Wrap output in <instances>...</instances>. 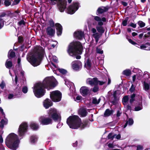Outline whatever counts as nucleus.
Instances as JSON below:
<instances>
[{
    "instance_id": "nucleus-62",
    "label": "nucleus",
    "mask_w": 150,
    "mask_h": 150,
    "mask_svg": "<svg viewBox=\"0 0 150 150\" xmlns=\"http://www.w3.org/2000/svg\"><path fill=\"white\" fill-rule=\"evenodd\" d=\"M18 24L20 25H24L25 24V22L23 20H21L18 22Z\"/></svg>"
},
{
    "instance_id": "nucleus-7",
    "label": "nucleus",
    "mask_w": 150,
    "mask_h": 150,
    "mask_svg": "<svg viewBox=\"0 0 150 150\" xmlns=\"http://www.w3.org/2000/svg\"><path fill=\"white\" fill-rule=\"evenodd\" d=\"M52 5L57 3L59 9L61 12H63L66 8V0H50Z\"/></svg>"
},
{
    "instance_id": "nucleus-49",
    "label": "nucleus",
    "mask_w": 150,
    "mask_h": 150,
    "mask_svg": "<svg viewBox=\"0 0 150 150\" xmlns=\"http://www.w3.org/2000/svg\"><path fill=\"white\" fill-rule=\"evenodd\" d=\"M21 59L19 58H18V65H16V67H18V68H19L21 67Z\"/></svg>"
},
{
    "instance_id": "nucleus-8",
    "label": "nucleus",
    "mask_w": 150,
    "mask_h": 150,
    "mask_svg": "<svg viewBox=\"0 0 150 150\" xmlns=\"http://www.w3.org/2000/svg\"><path fill=\"white\" fill-rule=\"evenodd\" d=\"M48 114L49 116H51L55 121L59 122L60 121V116L58 114L56 109L50 108L49 110Z\"/></svg>"
},
{
    "instance_id": "nucleus-59",
    "label": "nucleus",
    "mask_w": 150,
    "mask_h": 150,
    "mask_svg": "<svg viewBox=\"0 0 150 150\" xmlns=\"http://www.w3.org/2000/svg\"><path fill=\"white\" fill-rule=\"evenodd\" d=\"M91 32L93 34H95L97 33L96 29L94 28H92L91 30Z\"/></svg>"
},
{
    "instance_id": "nucleus-47",
    "label": "nucleus",
    "mask_w": 150,
    "mask_h": 150,
    "mask_svg": "<svg viewBox=\"0 0 150 150\" xmlns=\"http://www.w3.org/2000/svg\"><path fill=\"white\" fill-rule=\"evenodd\" d=\"M135 89V87L132 84V86L129 89V91L132 93L134 92V91Z\"/></svg>"
},
{
    "instance_id": "nucleus-58",
    "label": "nucleus",
    "mask_w": 150,
    "mask_h": 150,
    "mask_svg": "<svg viewBox=\"0 0 150 150\" xmlns=\"http://www.w3.org/2000/svg\"><path fill=\"white\" fill-rule=\"evenodd\" d=\"M98 90V87L97 86H95L93 89V91L94 92H97Z\"/></svg>"
},
{
    "instance_id": "nucleus-34",
    "label": "nucleus",
    "mask_w": 150,
    "mask_h": 150,
    "mask_svg": "<svg viewBox=\"0 0 150 150\" xmlns=\"http://www.w3.org/2000/svg\"><path fill=\"white\" fill-rule=\"evenodd\" d=\"M15 55V54L14 52L11 50H10L8 54V57L9 59L14 57Z\"/></svg>"
},
{
    "instance_id": "nucleus-44",
    "label": "nucleus",
    "mask_w": 150,
    "mask_h": 150,
    "mask_svg": "<svg viewBox=\"0 0 150 150\" xmlns=\"http://www.w3.org/2000/svg\"><path fill=\"white\" fill-rule=\"evenodd\" d=\"M49 23L50 26L51 27H53L54 26V23L52 19H51L49 21Z\"/></svg>"
},
{
    "instance_id": "nucleus-35",
    "label": "nucleus",
    "mask_w": 150,
    "mask_h": 150,
    "mask_svg": "<svg viewBox=\"0 0 150 150\" xmlns=\"http://www.w3.org/2000/svg\"><path fill=\"white\" fill-rule=\"evenodd\" d=\"M4 4L6 6L10 5L12 1V0H4Z\"/></svg>"
},
{
    "instance_id": "nucleus-6",
    "label": "nucleus",
    "mask_w": 150,
    "mask_h": 150,
    "mask_svg": "<svg viewBox=\"0 0 150 150\" xmlns=\"http://www.w3.org/2000/svg\"><path fill=\"white\" fill-rule=\"evenodd\" d=\"M93 17L95 20L98 22L97 25L96 27L98 31L100 33H104V29L102 26L103 25V22L106 21V18L103 17L101 18L100 17L97 16H94Z\"/></svg>"
},
{
    "instance_id": "nucleus-43",
    "label": "nucleus",
    "mask_w": 150,
    "mask_h": 150,
    "mask_svg": "<svg viewBox=\"0 0 150 150\" xmlns=\"http://www.w3.org/2000/svg\"><path fill=\"white\" fill-rule=\"evenodd\" d=\"M138 24L141 28L143 27L145 25V23L143 22L140 21L138 22Z\"/></svg>"
},
{
    "instance_id": "nucleus-57",
    "label": "nucleus",
    "mask_w": 150,
    "mask_h": 150,
    "mask_svg": "<svg viewBox=\"0 0 150 150\" xmlns=\"http://www.w3.org/2000/svg\"><path fill=\"white\" fill-rule=\"evenodd\" d=\"M129 26L134 28H135L136 27V24L132 23H131ZM128 26H129V25H128Z\"/></svg>"
},
{
    "instance_id": "nucleus-64",
    "label": "nucleus",
    "mask_w": 150,
    "mask_h": 150,
    "mask_svg": "<svg viewBox=\"0 0 150 150\" xmlns=\"http://www.w3.org/2000/svg\"><path fill=\"white\" fill-rule=\"evenodd\" d=\"M23 40V38L22 37H19L18 38V41L20 43Z\"/></svg>"
},
{
    "instance_id": "nucleus-19",
    "label": "nucleus",
    "mask_w": 150,
    "mask_h": 150,
    "mask_svg": "<svg viewBox=\"0 0 150 150\" xmlns=\"http://www.w3.org/2000/svg\"><path fill=\"white\" fill-rule=\"evenodd\" d=\"M46 32L48 35L52 36L55 33V30L50 27H48L47 29Z\"/></svg>"
},
{
    "instance_id": "nucleus-14",
    "label": "nucleus",
    "mask_w": 150,
    "mask_h": 150,
    "mask_svg": "<svg viewBox=\"0 0 150 150\" xmlns=\"http://www.w3.org/2000/svg\"><path fill=\"white\" fill-rule=\"evenodd\" d=\"M72 68L74 70H78L82 67V64L79 60L73 61L72 63Z\"/></svg>"
},
{
    "instance_id": "nucleus-9",
    "label": "nucleus",
    "mask_w": 150,
    "mask_h": 150,
    "mask_svg": "<svg viewBox=\"0 0 150 150\" xmlns=\"http://www.w3.org/2000/svg\"><path fill=\"white\" fill-rule=\"evenodd\" d=\"M50 96L53 101L58 102L61 100L62 93L59 91H54L50 92Z\"/></svg>"
},
{
    "instance_id": "nucleus-52",
    "label": "nucleus",
    "mask_w": 150,
    "mask_h": 150,
    "mask_svg": "<svg viewBox=\"0 0 150 150\" xmlns=\"http://www.w3.org/2000/svg\"><path fill=\"white\" fill-rule=\"evenodd\" d=\"M96 51L98 53L102 54L103 53V50L98 48H96Z\"/></svg>"
},
{
    "instance_id": "nucleus-29",
    "label": "nucleus",
    "mask_w": 150,
    "mask_h": 150,
    "mask_svg": "<svg viewBox=\"0 0 150 150\" xmlns=\"http://www.w3.org/2000/svg\"><path fill=\"white\" fill-rule=\"evenodd\" d=\"M8 123V120L6 119H2L1 122L0 127L3 128L4 125H6Z\"/></svg>"
},
{
    "instance_id": "nucleus-10",
    "label": "nucleus",
    "mask_w": 150,
    "mask_h": 150,
    "mask_svg": "<svg viewBox=\"0 0 150 150\" xmlns=\"http://www.w3.org/2000/svg\"><path fill=\"white\" fill-rule=\"evenodd\" d=\"M107 81V80L104 81H99L98 80L97 78H94L93 79L88 78L86 81V83L89 84L91 86L93 85H97L98 84L102 85L104 84Z\"/></svg>"
},
{
    "instance_id": "nucleus-33",
    "label": "nucleus",
    "mask_w": 150,
    "mask_h": 150,
    "mask_svg": "<svg viewBox=\"0 0 150 150\" xmlns=\"http://www.w3.org/2000/svg\"><path fill=\"white\" fill-rule=\"evenodd\" d=\"M5 65L6 68L10 69L12 66V63L11 61H9L8 59L6 62Z\"/></svg>"
},
{
    "instance_id": "nucleus-40",
    "label": "nucleus",
    "mask_w": 150,
    "mask_h": 150,
    "mask_svg": "<svg viewBox=\"0 0 150 150\" xmlns=\"http://www.w3.org/2000/svg\"><path fill=\"white\" fill-rule=\"evenodd\" d=\"M128 20V18L127 17L122 21V24L124 26H126L127 24V22Z\"/></svg>"
},
{
    "instance_id": "nucleus-25",
    "label": "nucleus",
    "mask_w": 150,
    "mask_h": 150,
    "mask_svg": "<svg viewBox=\"0 0 150 150\" xmlns=\"http://www.w3.org/2000/svg\"><path fill=\"white\" fill-rule=\"evenodd\" d=\"M113 112V111L112 110H110L109 109H107L104 114V116L105 117H108L111 115Z\"/></svg>"
},
{
    "instance_id": "nucleus-53",
    "label": "nucleus",
    "mask_w": 150,
    "mask_h": 150,
    "mask_svg": "<svg viewBox=\"0 0 150 150\" xmlns=\"http://www.w3.org/2000/svg\"><path fill=\"white\" fill-rule=\"evenodd\" d=\"M143 147L142 146L138 145L137 146V150H143Z\"/></svg>"
},
{
    "instance_id": "nucleus-42",
    "label": "nucleus",
    "mask_w": 150,
    "mask_h": 150,
    "mask_svg": "<svg viewBox=\"0 0 150 150\" xmlns=\"http://www.w3.org/2000/svg\"><path fill=\"white\" fill-rule=\"evenodd\" d=\"M59 71L63 74H65L67 73V71L63 69H59Z\"/></svg>"
},
{
    "instance_id": "nucleus-18",
    "label": "nucleus",
    "mask_w": 150,
    "mask_h": 150,
    "mask_svg": "<svg viewBox=\"0 0 150 150\" xmlns=\"http://www.w3.org/2000/svg\"><path fill=\"white\" fill-rule=\"evenodd\" d=\"M14 72L16 75L15 81L16 84H17L18 81L17 76L18 75V72H20L22 76H23L24 75V72L22 70L21 67L18 68V71L17 70H15Z\"/></svg>"
},
{
    "instance_id": "nucleus-23",
    "label": "nucleus",
    "mask_w": 150,
    "mask_h": 150,
    "mask_svg": "<svg viewBox=\"0 0 150 150\" xmlns=\"http://www.w3.org/2000/svg\"><path fill=\"white\" fill-rule=\"evenodd\" d=\"M38 140L37 136L35 135H31L30 137V142L31 144H34Z\"/></svg>"
},
{
    "instance_id": "nucleus-15",
    "label": "nucleus",
    "mask_w": 150,
    "mask_h": 150,
    "mask_svg": "<svg viewBox=\"0 0 150 150\" xmlns=\"http://www.w3.org/2000/svg\"><path fill=\"white\" fill-rule=\"evenodd\" d=\"M80 92L83 96H85L90 93L89 88L87 87H82L80 89Z\"/></svg>"
},
{
    "instance_id": "nucleus-60",
    "label": "nucleus",
    "mask_w": 150,
    "mask_h": 150,
    "mask_svg": "<svg viewBox=\"0 0 150 150\" xmlns=\"http://www.w3.org/2000/svg\"><path fill=\"white\" fill-rule=\"evenodd\" d=\"M108 146L110 148H112L114 147V145L112 143H109L108 144Z\"/></svg>"
},
{
    "instance_id": "nucleus-3",
    "label": "nucleus",
    "mask_w": 150,
    "mask_h": 150,
    "mask_svg": "<svg viewBox=\"0 0 150 150\" xmlns=\"http://www.w3.org/2000/svg\"><path fill=\"white\" fill-rule=\"evenodd\" d=\"M20 142L18 135L13 133L8 134L5 140L6 146L12 150H16L18 148Z\"/></svg>"
},
{
    "instance_id": "nucleus-56",
    "label": "nucleus",
    "mask_w": 150,
    "mask_h": 150,
    "mask_svg": "<svg viewBox=\"0 0 150 150\" xmlns=\"http://www.w3.org/2000/svg\"><path fill=\"white\" fill-rule=\"evenodd\" d=\"M128 41L132 45H135L137 44V43L135 42H134L131 39H128Z\"/></svg>"
},
{
    "instance_id": "nucleus-55",
    "label": "nucleus",
    "mask_w": 150,
    "mask_h": 150,
    "mask_svg": "<svg viewBox=\"0 0 150 150\" xmlns=\"http://www.w3.org/2000/svg\"><path fill=\"white\" fill-rule=\"evenodd\" d=\"M114 138H116L117 139H120L121 138V136L120 134L116 135L114 134Z\"/></svg>"
},
{
    "instance_id": "nucleus-45",
    "label": "nucleus",
    "mask_w": 150,
    "mask_h": 150,
    "mask_svg": "<svg viewBox=\"0 0 150 150\" xmlns=\"http://www.w3.org/2000/svg\"><path fill=\"white\" fill-rule=\"evenodd\" d=\"M22 91L23 93H26L28 91L27 87L25 86H24L22 89Z\"/></svg>"
},
{
    "instance_id": "nucleus-50",
    "label": "nucleus",
    "mask_w": 150,
    "mask_h": 150,
    "mask_svg": "<svg viewBox=\"0 0 150 150\" xmlns=\"http://www.w3.org/2000/svg\"><path fill=\"white\" fill-rule=\"evenodd\" d=\"M93 37L95 38H99V34L98 33L95 34H93Z\"/></svg>"
},
{
    "instance_id": "nucleus-63",
    "label": "nucleus",
    "mask_w": 150,
    "mask_h": 150,
    "mask_svg": "<svg viewBox=\"0 0 150 150\" xmlns=\"http://www.w3.org/2000/svg\"><path fill=\"white\" fill-rule=\"evenodd\" d=\"M20 1L21 0H14V5L18 4Z\"/></svg>"
},
{
    "instance_id": "nucleus-30",
    "label": "nucleus",
    "mask_w": 150,
    "mask_h": 150,
    "mask_svg": "<svg viewBox=\"0 0 150 150\" xmlns=\"http://www.w3.org/2000/svg\"><path fill=\"white\" fill-rule=\"evenodd\" d=\"M133 122L134 121L132 119H129L124 125V127L125 128L127 126V125H132L133 124Z\"/></svg>"
},
{
    "instance_id": "nucleus-12",
    "label": "nucleus",
    "mask_w": 150,
    "mask_h": 150,
    "mask_svg": "<svg viewBox=\"0 0 150 150\" xmlns=\"http://www.w3.org/2000/svg\"><path fill=\"white\" fill-rule=\"evenodd\" d=\"M79 7V5L78 3H74L67 8V12L69 14H73L78 9Z\"/></svg>"
},
{
    "instance_id": "nucleus-21",
    "label": "nucleus",
    "mask_w": 150,
    "mask_h": 150,
    "mask_svg": "<svg viewBox=\"0 0 150 150\" xmlns=\"http://www.w3.org/2000/svg\"><path fill=\"white\" fill-rule=\"evenodd\" d=\"M79 113L80 115L82 117H84L87 115V112L85 108H81L79 109Z\"/></svg>"
},
{
    "instance_id": "nucleus-32",
    "label": "nucleus",
    "mask_w": 150,
    "mask_h": 150,
    "mask_svg": "<svg viewBox=\"0 0 150 150\" xmlns=\"http://www.w3.org/2000/svg\"><path fill=\"white\" fill-rule=\"evenodd\" d=\"M129 99V96H124L122 99V102L124 105H126L128 102Z\"/></svg>"
},
{
    "instance_id": "nucleus-2",
    "label": "nucleus",
    "mask_w": 150,
    "mask_h": 150,
    "mask_svg": "<svg viewBox=\"0 0 150 150\" xmlns=\"http://www.w3.org/2000/svg\"><path fill=\"white\" fill-rule=\"evenodd\" d=\"M35 53L28 61L34 67L40 64L41 58L44 54L43 48L40 46L36 47L34 50Z\"/></svg>"
},
{
    "instance_id": "nucleus-5",
    "label": "nucleus",
    "mask_w": 150,
    "mask_h": 150,
    "mask_svg": "<svg viewBox=\"0 0 150 150\" xmlns=\"http://www.w3.org/2000/svg\"><path fill=\"white\" fill-rule=\"evenodd\" d=\"M82 50V46L81 43L76 42H71L69 45L67 51L70 55L74 56L77 54H81Z\"/></svg>"
},
{
    "instance_id": "nucleus-20",
    "label": "nucleus",
    "mask_w": 150,
    "mask_h": 150,
    "mask_svg": "<svg viewBox=\"0 0 150 150\" xmlns=\"http://www.w3.org/2000/svg\"><path fill=\"white\" fill-rule=\"evenodd\" d=\"M56 28L57 30V34L58 35H60L62 33V27L61 25L58 23L55 24Z\"/></svg>"
},
{
    "instance_id": "nucleus-24",
    "label": "nucleus",
    "mask_w": 150,
    "mask_h": 150,
    "mask_svg": "<svg viewBox=\"0 0 150 150\" xmlns=\"http://www.w3.org/2000/svg\"><path fill=\"white\" fill-rule=\"evenodd\" d=\"M137 106H136L134 108V110L135 111H138L141 110L142 108V102H140L137 103Z\"/></svg>"
},
{
    "instance_id": "nucleus-17",
    "label": "nucleus",
    "mask_w": 150,
    "mask_h": 150,
    "mask_svg": "<svg viewBox=\"0 0 150 150\" xmlns=\"http://www.w3.org/2000/svg\"><path fill=\"white\" fill-rule=\"evenodd\" d=\"M74 36L76 38L80 40L84 38L83 33L80 31H78L75 32Z\"/></svg>"
},
{
    "instance_id": "nucleus-26",
    "label": "nucleus",
    "mask_w": 150,
    "mask_h": 150,
    "mask_svg": "<svg viewBox=\"0 0 150 150\" xmlns=\"http://www.w3.org/2000/svg\"><path fill=\"white\" fill-rule=\"evenodd\" d=\"M133 72L136 73V76L139 77L142 75V73L141 70L137 69L134 68L133 70Z\"/></svg>"
},
{
    "instance_id": "nucleus-4",
    "label": "nucleus",
    "mask_w": 150,
    "mask_h": 150,
    "mask_svg": "<svg viewBox=\"0 0 150 150\" xmlns=\"http://www.w3.org/2000/svg\"><path fill=\"white\" fill-rule=\"evenodd\" d=\"M67 122L69 127L73 129H83L86 125L85 123L82 122L81 119L76 115L70 116L67 119Z\"/></svg>"
},
{
    "instance_id": "nucleus-48",
    "label": "nucleus",
    "mask_w": 150,
    "mask_h": 150,
    "mask_svg": "<svg viewBox=\"0 0 150 150\" xmlns=\"http://www.w3.org/2000/svg\"><path fill=\"white\" fill-rule=\"evenodd\" d=\"M81 98V97L80 96H77L76 98V99L75 100V101L79 102L80 101Z\"/></svg>"
},
{
    "instance_id": "nucleus-16",
    "label": "nucleus",
    "mask_w": 150,
    "mask_h": 150,
    "mask_svg": "<svg viewBox=\"0 0 150 150\" xmlns=\"http://www.w3.org/2000/svg\"><path fill=\"white\" fill-rule=\"evenodd\" d=\"M43 105L45 108L47 109L52 105V103L50 99H46L43 101Z\"/></svg>"
},
{
    "instance_id": "nucleus-13",
    "label": "nucleus",
    "mask_w": 150,
    "mask_h": 150,
    "mask_svg": "<svg viewBox=\"0 0 150 150\" xmlns=\"http://www.w3.org/2000/svg\"><path fill=\"white\" fill-rule=\"evenodd\" d=\"M40 124L46 125L51 124L52 120L50 118L46 117L44 116H41L39 118V120Z\"/></svg>"
},
{
    "instance_id": "nucleus-46",
    "label": "nucleus",
    "mask_w": 150,
    "mask_h": 150,
    "mask_svg": "<svg viewBox=\"0 0 150 150\" xmlns=\"http://www.w3.org/2000/svg\"><path fill=\"white\" fill-rule=\"evenodd\" d=\"M51 60L55 62H57V58L55 56H53L50 58Z\"/></svg>"
},
{
    "instance_id": "nucleus-22",
    "label": "nucleus",
    "mask_w": 150,
    "mask_h": 150,
    "mask_svg": "<svg viewBox=\"0 0 150 150\" xmlns=\"http://www.w3.org/2000/svg\"><path fill=\"white\" fill-rule=\"evenodd\" d=\"M108 7H102L99 8L98 9V11L99 13H102L104 12L107 11L108 9Z\"/></svg>"
},
{
    "instance_id": "nucleus-51",
    "label": "nucleus",
    "mask_w": 150,
    "mask_h": 150,
    "mask_svg": "<svg viewBox=\"0 0 150 150\" xmlns=\"http://www.w3.org/2000/svg\"><path fill=\"white\" fill-rule=\"evenodd\" d=\"M135 97L134 95H133L131 96V98L129 102L131 103H132L134 100V98Z\"/></svg>"
},
{
    "instance_id": "nucleus-61",
    "label": "nucleus",
    "mask_w": 150,
    "mask_h": 150,
    "mask_svg": "<svg viewBox=\"0 0 150 150\" xmlns=\"http://www.w3.org/2000/svg\"><path fill=\"white\" fill-rule=\"evenodd\" d=\"M121 112L119 110H118L117 112V117H119L120 116V115L121 114Z\"/></svg>"
},
{
    "instance_id": "nucleus-28",
    "label": "nucleus",
    "mask_w": 150,
    "mask_h": 150,
    "mask_svg": "<svg viewBox=\"0 0 150 150\" xmlns=\"http://www.w3.org/2000/svg\"><path fill=\"white\" fill-rule=\"evenodd\" d=\"M150 85L149 83L146 82L145 81L143 82V87L144 89L146 91H147L149 89Z\"/></svg>"
},
{
    "instance_id": "nucleus-36",
    "label": "nucleus",
    "mask_w": 150,
    "mask_h": 150,
    "mask_svg": "<svg viewBox=\"0 0 150 150\" xmlns=\"http://www.w3.org/2000/svg\"><path fill=\"white\" fill-rule=\"evenodd\" d=\"M6 87V85L4 81H2L0 83V88L2 89H4Z\"/></svg>"
},
{
    "instance_id": "nucleus-37",
    "label": "nucleus",
    "mask_w": 150,
    "mask_h": 150,
    "mask_svg": "<svg viewBox=\"0 0 150 150\" xmlns=\"http://www.w3.org/2000/svg\"><path fill=\"white\" fill-rule=\"evenodd\" d=\"M85 66L88 69H89L91 67V63L89 60H88L86 62V63H85Z\"/></svg>"
},
{
    "instance_id": "nucleus-27",
    "label": "nucleus",
    "mask_w": 150,
    "mask_h": 150,
    "mask_svg": "<svg viewBox=\"0 0 150 150\" xmlns=\"http://www.w3.org/2000/svg\"><path fill=\"white\" fill-rule=\"evenodd\" d=\"M30 126L31 128L34 130H37L39 128L38 125L34 122H31Z\"/></svg>"
},
{
    "instance_id": "nucleus-41",
    "label": "nucleus",
    "mask_w": 150,
    "mask_h": 150,
    "mask_svg": "<svg viewBox=\"0 0 150 150\" xmlns=\"http://www.w3.org/2000/svg\"><path fill=\"white\" fill-rule=\"evenodd\" d=\"M4 25V21L2 18H0V29H1Z\"/></svg>"
},
{
    "instance_id": "nucleus-1",
    "label": "nucleus",
    "mask_w": 150,
    "mask_h": 150,
    "mask_svg": "<svg viewBox=\"0 0 150 150\" xmlns=\"http://www.w3.org/2000/svg\"><path fill=\"white\" fill-rule=\"evenodd\" d=\"M57 84L55 79L53 76L45 78L43 82L35 84L33 87V92L35 96L40 98L43 96L45 93V88L49 89L55 87Z\"/></svg>"
},
{
    "instance_id": "nucleus-11",
    "label": "nucleus",
    "mask_w": 150,
    "mask_h": 150,
    "mask_svg": "<svg viewBox=\"0 0 150 150\" xmlns=\"http://www.w3.org/2000/svg\"><path fill=\"white\" fill-rule=\"evenodd\" d=\"M28 125L25 122L22 123L20 125L18 128V134L20 137L23 136L28 129Z\"/></svg>"
},
{
    "instance_id": "nucleus-38",
    "label": "nucleus",
    "mask_w": 150,
    "mask_h": 150,
    "mask_svg": "<svg viewBox=\"0 0 150 150\" xmlns=\"http://www.w3.org/2000/svg\"><path fill=\"white\" fill-rule=\"evenodd\" d=\"M100 101V99H99L98 100H97L96 98H94L93 99L92 103L94 104H98L99 103Z\"/></svg>"
},
{
    "instance_id": "nucleus-54",
    "label": "nucleus",
    "mask_w": 150,
    "mask_h": 150,
    "mask_svg": "<svg viewBox=\"0 0 150 150\" xmlns=\"http://www.w3.org/2000/svg\"><path fill=\"white\" fill-rule=\"evenodd\" d=\"M14 95L13 94H10L8 95V98L9 99H11L13 98Z\"/></svg>"
},
{
    "instance_id": "nucleus-39",
    "label": "nucleus",
    "mask_w": 150,
    "mask_h": 150,
    "mask_svg": "<svg viewBox=\"0 0 150 150\" xmlns=\"http://www.w3.org/2000/svg\"><path fill=\"white\" fill-rule=\"evenodd\" d=\"M114 134H113L112 133H110L108 136V139L113 140L114 138Z\"/></svg>"
},
{
    "instance_id": "nucleus-31",
    "label": "nucleus",
    "mask_w": 150,
    "mask_h": 150,
    "mask_svg": "<svg viewBox=\"0 0 150 150\" xmlns=\"http://www.w3.org/2000/svg\"><path fill=\"white\" fill-rule=\"evenodd\" d=\"M122 74L126 76H128L131 74V71L130 69H127L123 71Z\"/></svg>"
}]
</instances>
